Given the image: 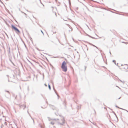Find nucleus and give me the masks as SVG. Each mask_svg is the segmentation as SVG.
I'll return each instance as SVG.
<instances>
[{
	"instance_id": "1",
	"label": "nucleus",
	"mask_w": 128,
	"mask_h": 128,
	"mask_svg": "<svg viewBox=\"0 0 128 128\" xmlns=\"http://www.w3.org/2000/svg\"><path fill=\"white\" fill-rule=\"evenodd\" d=\"M61 68L62 70L65 72H66L67 70V67L66 62L64 61L62 63Z\"/></svg>"
},
{
	"instance_id": "2",
	"label": "nucleus",
	"mask_w": 128,
	"mask_h": 128,
	"mask_svg": "<svg viewBox=\"0 0 128 128\" xmlns=\"http://www.w3.org/2000/svg\"><path fill=\"white\" fill-rule=\"evenodd\" d=\"M120 68L122 70L125 71L128 69V66L127 64H124L122 65L120 67Z\"/></svg>"
},
{
	"instance_id": "3",
	"label": "nucleus",
	"mask_w": 128,
	"mask_h": 128,
	"mask_svg": "<svg viewBox=\"0 0 128 128\" xmlns=\"http://www.w3.org/2000/svg\"><path fill=\"white\" fill-rule=\"evenodd\" d=\"M11 26L12 28L14 29L16 32L18 33H20V32L19 30L13 25H12Z\"/></svg>"
},
{
	"instance_id": "4",
	"label": "nucleus",
	"mask_w": 128,
	"mask_h": 128,
	"mask_svg": "<svg viewBox=\"0 0 128 128\" xmlns=\"http://www.w3.org/2000/svg\"><path fill=\"white\" fill-rule=\"evenodd\" d=\"M56 122V120L55 119L53 120L51 122V124H54Z\"/></svg>"
},
{
	"instance_id": "5",
	"label": "nucleus",
	"mask_w": 128,
	"mask_h": 128,
	"mask_svg": "<svg viewBox=\"0 0 128 128\" xmlns=\"http://www.w3.org/2000/svg\"><path fill=\"white\" fill-rule=\"evenodd\" d=\"M48 87H49V89L50 90L51 88H50V85L49 84L48 85Z\"/></svg>"
},
{
	"instance_id": "6",
	"label": "nucleus",
	"mask_w": 128,
	"mask_h": 128,
	"mask_svg": "<svg viewBox=\"0 0 128 128\" xmlns=\"http://www.w3.org/2000/svg\"><path fill=\"white\" fill-rule=\"evenodd\" d=\"M41 31L42 32V33L43 34H44V33L43 32L42 30H41Z\"/></svg>"
},
{
	"instance_id": "7",
	"label": "nucleus",
	"mask_w": 128,
	"mask_h": 128,
	"mask_svg": "<svg viewBox=\"0 0 128 128\" xmlns=\"http://www.w3.org/2000/svg\"><path fill=\"white\" fill-rule=\"evenodd\" d=\"M44 85L46 86H47V85L46 84H45Z\"/></svg>"
},
{
	"instance_id": "8",
	"label": "nucleus",
	"mask_w": 128,
	"mask_h": 128,
	"mask_svg": "<svg viewBox=\"0 0 128 128\" xmlns=\"http://www.w3.org/2000/svg\"><path fill=\"white\" fill-rule=\"evenodd\" d=\"M55 14L56 15V13H55Z\"/></svg>"
},
{
	"instance_id": "9",
	"label": "nucleus",
	"mask_w": 128,
	"mask_h": 128,
	"mask_svg": "<svg viewBox=\"0 0 128 128\" xmlns=\"http://www.w3.org/2000/svg\"><path fill=\"white\" fill-rule=\"evenodd\" d=\"M72 29H71V31H72Z\"/></svg>"
}]
</instances>
